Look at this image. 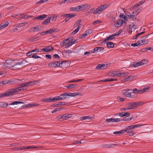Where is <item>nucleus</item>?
Returning <instances> with one entry per match:
<instances>
[{
	"label": "nucleus",
	"instance_id": "20",
	"mask_svg": "<svg viewBox=\"0 0 153 153\" xmlns=\"http://www.w3.org/2000/svg\"><path fill=\"white\" fill-rule=\"evenodd\" d=\"M9 24V22H7L1 24L0 25V30L7 27L8 25Z\"/></svg>",
	"mask_w": 153,
	"mask_h": 153
},
{
	"label": "nucleus",
	"instance_id": "2",
	"mask_svg": "<svg viewBox=\"0 0 153 153\" xmlns=\"http://www.w3.org/2000/svg\"><path fill=\"white\" fill-rule=\"evenodd\" d=\"M108 6V5L107 4H105L103 5H102L94 11L93 13L95 14L100 13L101 12L103 11L105 9L107 8Z\"/></svg>",
	"mask_w": 153,
	"mask_h": 153
},
{
	"label": "nucleus",
	"instance_id": "15",
	"mask_svg": "<svg viewBox=\"0 0 153 153\" xmlns=\"http://www.w3.org/2000/svg\"><path fill=\"white\" fill-rule=\"evenodd\" d=\"M69 42L70 41L68 40V39H66L62 43V47L65 46V48H69V47H68V45L69 44Z\"/></svg>",
	"mask_w": 153,
	"mask_h": 153
},
{
	"label": "nucleus",
	"instance_id": "47",
	"mask_svg": "<svg viewBox=\"0 0 153 153\" xmlns=\"http://www.w3.org/2000/svg\"><path fill=\"white\" fill-rule=\"evenodd\" d=\"M55 64L54 62H52L49 63L48 65L49 67H56V66H55Z\"/></svg>",
	"mask_w": 153,
	"mask_h": 153
},
{
	"label": "nucleus",
	"instance_id": "57",
	"mask_svg": "<svg viewBox=\"0 0 153 153\" xmlns=\"http://www.w3.org/2000/svg\"><path fill=\"white\" fill-rule=\"evenodd\" d=\"M51 102L52 101L59 100L58 96H56L52 98H51Z\"/></svg>",
	"mask_w": 153,
	"mask_h": 153
},
{
	"label": "nucleus",
	"instance_id": "11",
	"mask_svg": "<svg viewBox=\"0 0 153 153\" xmlns=\"http://www.w3.org/2000/svg\"><path fill=\"white\" fill-rule=\"evenodd\" d=\"M108 65L107 64H99L97 66L96 69L98 70L105 69L107 68Z\"/></svg>",
	"mask_w": 153,
	"mask_h": 153
},
{
	"label": "nucleus",
	"instance_id": "33",
	"mask_svg": "<svg viewBox=\"0 0 153 153\" xmlns=\"http://www.w3.org/2000/svg\"><path fill=\"white\" fill-rule=\"evenodd\" d=\"M11 67L14 70H17L18 69L20 68V66L17 65L15 64L14 62V64H13V65H12Z\"/></svg>",
	"mask_w": 153,
	"mask_h": 153
},
{
	"label": "nucleus",
	"instance_id": "4",
	"mask_svg": "<svg viewBox=\"0 0 153 153\" xmlns=\"http://www.w3.org/2000/svg\"><path fill=\"white\" fill-rule=\"evenodd\" d=\"M150 88V87H148L147 88H145L143 90H137L136 88H135L132 90H131L134 93L136 94L137 93H141L144 92H147Z\"/></svg>",
	"mask_w": 153,
	"mask_h": 153
},
{
	"label": "nucleus",
	"instance_id": "62",
	"mask_svg": "<svg viewBox=\"0 0 153 153\" xmlns=\"http://www.w3.org/2000/svg\"><path fill=\"white\" fill-rule=\"evenodd\" d=\"M128 73L127 72L122 73V77H125L128 76Z\"/></svg>",
	"mask_w": 153,
	"mask_h": 153
},
{
	"label": "nucleus",
	"instance_id": "17",
	"mask_svg": "<svg viewBox=\"0 0 153 153\" xmlns=\"http://www.w3.org/2000/svg\"><path fill=\"white\" fill-rule=\"evenodd\" d=\"M39 39V37L38 36L34 37L33 36H32L30 38L28 39L27 40L29 42H33L37 41Z\"/></svg>",
	"mask_w": 153,
	"mask_h": 153
},
{
	"label": "nucleus",
	"instance_id": "16",
	"mask_svg": "<svg viewBox=\"0 0 153 153\" xmlns=\"http://www.w3.org/2000/svg\"><path fill=\"white\" fill-rule=\"evenodd\" d=\"M143 104V103L141 102H133V107H130V108H131V109H134L135 108V107L142 105Z\"/></svg>",
	"mask_w": 153,
	"mask_h": 153
},
{
	"label": "nucleus",
	"instance_id": "53",
	"mask_svg": "<svg viewBox=\"0 0 153 153\" xmlns=\"http://www.w3.org/2000/svg\"><path fill=\"white\" fill-rule=\"evenodd\" d=\"M62 115L63 117V120H64L67 119L70 117H68V116L70 115V114L68 115L67 114H65Z\"/></svg>",
	"mask_w": 153,
	"mask_h": 153
},
{
	"label": "nucleus",
	"instance_id": "63",
	"mask_svg": "<svg viewBox=\"0 0 153 153\" xmlns=\"http://www.w3.org/2000/svg\"><path fill=\"white\" fill-rule=\"evenodd\" d=\"M94 10H95L94 8H93L92 9H91L89 10L88 11L87 13L88 14H90L92 13V12L93 11H94Z\"/></svg>",
	"mask_w": 153,
	"mask_h": 153
},
{
	"label": "nucleus",
	"instance_id": "28",
	"mask_svg": "<svg viewBox=\"0 0 153 153\" xmlns=\"http://www.w3.org/2000/svg\"><path fill=\"white\" fill-rule=\"evenodd\" d=\"M11 81L10 80H4L2 82H0V83L1 86L6 84L11 83Z\"/></svg>",
	"mask_w": 153,
	"mask_h": 153
},
{
	"label": "nucleus",
	"instance_id": "58",
	"mask_svg": "<svg viewBox=\"0 0 153 153\" xmlns=\"http://www.w3.org/2000/svg\"><path fill=\"white\" fill-rule=\"evenodd\" d=\"M57 118L58 120L60 121H62L64 120H63V117L62 115L58 116Z\"/></svg>",
	"mask_w": 153,
	"mask_h": 153
},
{
	"label": "nucleus",
	"instance_id": "29",
	"mask_svg": "<svg viewBox=\"0 0 153 153\" xmlns=\"http://www.w3.org/2000/svg\"><path fill=\"white\" fill-rule=\"evenodd\" d=\"M129 114H130L129 113H128V112H126V113L122 112V113H118V115L119 116H120L121 117H123L124 116H126L128 115Z\"/></svg>",
	"mask_w": 153,
	"mask_h": 153
},
{
	"label": "nucleus",
	"instance_id": "60",
	"mask_svg": "<svg viewBox=\"0 0 153 153\" xmlns=\"http://www.w3.org/2000/svg\"><path fill=\"white\" fill-rule=\"evenodd\" d=\"M116 99L117 100H120L121 102H123L124 100V98H121L119 97H117Z\"/></svg>",
	"mask_w": 153,
	"mask_h": 153
},
{
	"label": "nucleus",
	"instance_id": "8",
	"mask_svg": "<svg viewBox=\"0 0 153 153\" xmlns=\"http://www.w3.org/2000/svg\"><path fill=\"white\" fill-rule=\"evenodd\" d=\"M67 96L70 97H76L77 95L82 96L83 94L82 93H71L70 92H66Z\"/></svg>",
	"mask_w": 153,
	"mask_h": 153
},
{
	"label": "nucleus",
	"instance_id": "1",
	"mask_svg": "<svg viewBox=\"0 0 153 153\" xmlns=\"http://www.w3.org/2000/svg\"><path fill=\"white\" fill-rule=\"evenodd\" d=\"M39 83L38 81L33 80L27 82H25L23 83L20 84V86H21V87L24 90H26L28 88V86H30Z\"/></svg>",
	"mask_w": 153,
	"mask_h": 153
},
{
	"label": "nucleus",
	"instance_id": "43",
	"mask_svg": "<svg viewBox=\"0 0 153 153\" xmlns=\"http://www.w3.org/2000/svg\"><path fill=\"white\" fill-rule=\"evenodd\" d=\"M95 48L97 52L100 51L104 49V48L102 47H96Z\"/></svg>",
	"mask_w": 153,
	"mask_h": 153
},
{
	"label": "nucleus",
	"instance_id": "38",
	"mask_svg": "<svg viewBox=\"0 0 153 153\" xmlns=\"http://www.w3.org/2000/svg\"><path fill=\"white\" fill-rule=\"evenodd\" d=\"M51 98H47L42 99L41 101L45 102H51Z\"/></svg>",
	"mask_w": 153,
	"mask_h": 153
},
{
	"label": "nucleus",
	"instance_id": "13",
	"mask_svg": "<svg viewBox=\"0 0 153 153\" xmlns=\"http://www.w3.org/2000/svg\"><path fill=\"white\" fill-rule=\"evenodd\" d=\"M4 65L7 67H12V65H13V63L12 62V60L7 59L4 63Z\"/></svg>",
	"mask_w": 153,
	"mask_h": 153
},
{
	"label": "nucleus",
	"instance_id": "55",
	"mask_svg": "<svg viewBox=\"0 0 153 153\" xmlns=\"http://www.w3.org/2000/svg\"><path fill=\"white\" fill-rule=\"evenodd\" d=\"M31 149V146H22L20 148L21 150H24L25 149Z\"/></svg>",
	"mask_w": 153,
	"mask_h": 153
},
{
	"label": "nucleus",
	"instance_id": "5",
	"mask_svg": "<svg viewBox=\"0 0 153 153\" xmlns=\"http://www.w3.org/2000/svg\"><path fill=\"white\" fill-rule=\"evenodd\" d=\"M131 90V89H129L128 88L125 89L121 91L122 95L125 97H128L129 93L130 92L129 91Z\"/></svg>",
	"mask_w": 153,
	"mask_h": 153
},
{
	"label": "nucleus",
	"instance_id": "44",
	"mask_svg": "<svg viewBox=\"0 0 153 153\" xmlns=\"http://www.w3.org/2000/svg\"><path fill=\"white\" fill-rule=\"evenodd\" d=\"M20 103H24V102H22L20 101H15L14 102L11 103L9 104L10 105H17Z\"/></svg>",
	"mask_w": 153,
	"mask_h": 153
},
{
	"label": "nucleus",
	"instance_id": "12",
	"mask_svg": "<svg viewBox=\"0 0 153 153\" xmlns=\"http://www.w3.org/2000/svg\"><path fill=\"white\" fill-rule=\"evenodd\" d=\"M117 145V144H104L100 146L103 148H109L114 147Z\"/></svg>",
	"mask_w": 153,
	"mask_h": 153
},
{
	"label": "nucleus",
	"instance_id": "34",
	"mask_svg": "<svg viewBox=\"0 0 153 153\" xmlns=\"http://www.w3.org/2000/svg\"><path fill=\"white\" fill-rule=\"evenodd\" d=\"M57 104H58L59 106L64 105H68L69 104V103L68 102H59L58 103H57Z\"/></svg>",
	"mask_w": 153,
	"mask_h": 153
},
{
	"label": "nucleus",
	"instance_id": "27",
	"mask_svg": "<svg viewBox=\"0 0 153 153\" xmlns=\"http://www.w3.org/2000/svg\"><path fill=\"white\" fill-rule=\"evenodd\" d=\"M115 38V37H114V36H113V35H111L110 36H109L107 37L106 38V39L105 40H111L113 39H114ZM105 41H104L102 42H105Z\"/></svg>",
	"mask_w": 153,
	"mask_h": 153
},
{
	"label": "nucleus",
	"instance_id": "24",
	"mask_svg": "<svg viewBox=\"0 0 153 153\" xmlns=\"http://www.w3.org/2000/svg\"><path fill=\"white\" fill-rule=\"evenodd\" d=\"M115 44L111 42H108L106 43V45L108 48H113L114 47Z\"/></svg>",
	"mask_w": 153,
	"mask_h": 153
},
{
	"label": "nucleus",
	"instance_id": "37",
	"mask_svg": "<svg viewBox=\"0 0 153 153\" xmlns=\"http://www.w3.org/2000/svg\"><path fill=\"white\" fill-rule=\"evenodd\" d=\"M141 10V9L140 8H138L136 10H135L132 13V14H134L135 15H137L139 12Z\"/></svg>",
	"mask_w": 153,
	"mask_h": 153
},
{
	"label": "nucleus",
	"instance_id": "23",
	"mask_svg": "<svg viewBox=\"0 0 153 153\" xmlns=\"http://www.w3.org/2000/svg\"><path fill=\"white\" fill-rule=\"evenodd\" d=\"M51 18L48 17L42 23V25H46L49 23L50 21Z\"/></svg>",
	"mask_w": 153,
	"mask_h": 153
},
{
	"label": "nucleus",
	"instance_id": "6",
	"mask_svg": "<svg viewBox=\"0 0 153 153\" xmlns=\"http://www.w3.org/2000/svg\"><path fill=\"white\" fill-rule=\"evenodd\" d=\"M79 6V11L85 10L90 7V5L88 4H85Z\"/></svg>",
	"mask_w": 153,
	"mask_h": 153
},
{
	"label": "nucleus",
	"instance_id": "7",
	"mask_svg": "<svg viewBox=\"0 0 153 153\" xmlns=\"http://www.w3.org/2000/svg\"><path fill=\"white\" fill-rule=\"evenodd\" d=\"M27 61L25 60L22 59V60H18L17 62H15V64L17 65L20 66V65H23L24 66L27 65L25 63Z\"/></svg>",
	"mask_w": 153,
	"mask_h": 153
},
{
	"label": "nucleus",
	"instance_id": "19",
	"mask_svg": "<svg viewBox=\"0 0 153 153\" xmlns=\"http://www.w3.org/2000/svg\"><path fill=\"white\" fill-rule=\"evenodd\" d=\"M137 42L140 45H141L142 44H147L148 42L149 41L148 40H142L140 39L137 41Z\"/></svg>",
	"mask_w": 153,
	"mask_h": 153
},
{
	"label": "nucleus",
	"instance_id": "45",
	"mask_svg": "<svg viewBox=\"0 0 153 153\" xmlns=\"http://www.w3.org/2000/svg\"><path fill=\"white\" fill-rule=\"evenodd\" d=\"M120 22H119V20L118 19L116 22L115 24L114 25V26L116 27H119L121 26H120Z\"/></svg>",
	"mask_w": 153,
	"mask_h": 153
},
{
	"label": "nucleus",
	"instance_id": "14",
	"mask_svg": "<svg viewBox=\"0 0 153 153\" xmlns=\"http://www.w3.org/2000/svg\"><path fill=\"white\" fill-rule=\"evenodd\" d=\"M54 62L55 64V66H56V67H62L63 64L64 63H65V61H58L56 62Z\"/></svg>",
	"mask_w": 153,
	"mask_h": 153
},
{
	"label": "nucleus",
	"instance_id": "10",
	"mask_svg": "<svg viewBox=\"0 0 153 153\" xmlns=\"http://www.w3.org/2000/svg\"><path fill=\"white\" fill-rule=\"evenodd\" d=\"M53 49H54V48L52 47L51 46H47L45 48L41 49V50L44 52H48Z\"/></svg>",
	"mask_w": 153,
	"mask_h": 153
},
{
	"label": "nucleus",
	"instance_id": "59",
	"mask_svg": "<svg viewBox=\"0 0 153 153\" xmlns=\"http://www.w3.org/2000/svg\"><path fill=\"white\" fill-rule=\"evenodd\" d=\"M142 65H143L145 64H146L147 61L145 59H143L140 61Z\"/></svg>",
	"mask_w": 153,
	"mask_h": 153
},
{
	"label": "nucleus",
	"instance_id": "48",
	"mask_svg": "<svg viewBox=\"0 0 153 153\" xmlns=\"http://www.w3.org/2000/svg\"><path fill=\"white\" fill-rule=\"evenodd\" d=\"M48 0H41L36 3V5H38L39 4H41L48 1Z\"/></svg>",
	"mask_w": 153,
	"mask_h": 153
},
{
	"label": "nucleus",
	"instance_id": "64",
	"mask_svg": "<svg viewBox=\"0 0 153 153\" xmlns=\"http://www.w3.org/2000/svg\"><path fill=\"white\" fill-rule=\"evenodd\" d=\"M86 33H87L88 35L90 33H91L92 32V30L91 29H89L87 30L86 31Z\"/></svg>",
	"mask_w": 153,
	"mask_h": 153
},
{
	"label": "nucleus",
	"instance_id": "21",
	"mask_svg": "<svg viewBox=\"0 0 153 153\" xmlns=\"http://www.w3.org/2000/svg\"><path fill=\"white\" fill-rule=\"evenodd\" d=\"M76 15V14H64L62 15V16H63L64 17H66L67 16H69V18H71L73 17H75Z\"/></svg>",
	"mask_w": 153,
	"mask_h": 153
},
{
	"label": "nucleus",
	"instance_id": "52",
	"mask_svg": "<svg viewBox=\"0 0 153 153\" xmlns=\"http://www.w3.org/2000/svg\"><path fill=\"white\" fill-rule=\"evenodd\" d=\"M105 120L107 122H114V118H111L110 119H106Z\"/></svg>",
	"mask_w": 153,
	"mask_h": 153
},
{
	"label": "nucleus",
	"instance_id": "9",
	"mask_svg": "<svg viewBox=\"0 0 153 153\" xmlns=\"http://www.w3.org/2000/svg\"><path fill=\"white\" fill-rule=\"evenodd\" d=\"M40 30L39 26L37 25H36L34 27L30 28L28 30L30 32H34Z\"/></svg>",
	"mask_w": 153,
	"mask_h": 153
},
{
	"label": "nucleus",
	"instance_id": "61",
	"mask_svg": "<svg viewBox=\"0 0 153 153\" xmlns=\"http://www.w3.org/2000/svg\"><path fill=\"white\" fill-rule=\"evenodd\" d=\"M132 77L131 76H127L126 77V81H128L129 80H132Z\"/></svg>",
	"mask_w": 153,
	"mask_h": 153
},
{
	"label": "nucleus",
	"instance_id": "54",
	"mask_svg": "<svg viewBox=\"0 0 153 153\" xmlns=\"http://www.w3.org/2000/svg\"><path fill=\"white\" fill-rule=\"evenodd\" d=\"M62 108H58L54 109L53 111L52 112V113H54L56 112L57 111H59L60 110L62 109Z\"/></svg>",
	"mask_w": 153,
	"mask_h": 153
},
{
	"label": "nucleus",
	"instance_id": "41",
	"mask_svg": "<svg viewBox=\"0 0 153 153\" xmlns=\"http://www.w3.org/2000/svg\"><path fill=\"white\" fill-rule=\"evenodd\" d=\"M132 119V117H126L122 119L121 120L129 121H130Z\"/></svg>",
	"mask_w": 153,
	"mask_h": 153
},
{
	"label": "nucleus",
	"instance_id": "39",
	"mask_svg": "<svg viewBox=\"0 0 153 153\" xmlns=\"http://www.w3.org/2000/svg\"><path fill=\"white\" fill-rule=\"evenodd\" d=\"M50 33H52L53 32H57L59 31L58 29L57 28H52L50 29Z\"/></svg>",
	"mask_w": 153,
	"mask_h": 153
},
{
	"label": "nucleus",
	"instance_id": "50",
	"mask_svg": "<svg viewBox=\"0 0 153 153\" xmlns=\"http://www.w3.org/2000/svg\"><path fill=\"white\" fill-rule=\"evenodd\" d=\"M118 72V71H114L111 73V75L114 77L115 76L117 75Z\"/></svg>",
	"mask_w": 153,
	"mask_h": 153
},
{
	"label": "nucleus",
	"instance_id": "36",
	"mask_svg": "<svg viewBox=\"0 0 153 153\" xmlns=\"http://www.w3.org/2000/svg\"><path fill=\"white\" fill-rule=\"evenodd\" d=\"M91 117L90 116H86L81 117L80 118V120H90V119H91Z\"/></svg>",
	"mask_w": 153,
	"mask_h": 153
},
{
	"label": "nucleus",
	"instance_id": "46",
	"mask_svg": "<svg viewBox=\"0 0 153 153\" xmlns=\"http://www.w3.org/2000/svg\"><path fill=\"white\" fill-rule=\"evenodd\" d=\"M61 94L62 98H63V100L64 99H67L69 98L68 97H67V95L66 92L64 93Z\"/></svg>",
	"mask_w": 153,
	"mask_h": 153
},
{
	"label": "nucleus",
	"instance_id": "40",
	"mask_svg": "<svg viewBox=\"0 0 153 153\" xmlns=\"http://www.w3.org/2000/svg\"><path fill=\"white\" fill-rule=\"evenodd\" d=\"M76 85L74 84H71L66 86V88H74L76 87Z\"/></svg>",
	"mask_w": 153,
	"mask_h": 153
},
{
	"label": "nucleus",
	"instance_id": "22",
	"mask_svg": "<svg viewBox=\"0 0 153 153\" xmlns=\"http://www.w3.org/2000/svg\"><path fill=\"white\" fill-rule=\"evenodd\" d=\"M11 81V84H17L20 83L21 82V80L18 79H13L12 81Z\"/></svg>",
	"mask_w": 153,
	"mask_h": 153
},
{
	"label": "nucleus",
	"instance_id": "49",
	"mask_svg": "<svg viewBox=\"0 0 153 153\" xmlns=\"http://www.w3.org/2000/svg\"><path fill=\"white\" fill-rule=\"evenodd\" d=\"M88 35V33H86V31H85L84 33L80 35V37L82 39H83L86 36H87Z\"/></svg>",
	"mask_w": 153,
	"mask_h": 153
},
{
	"label": "nucleus",
	"instance_id": "56",
	"mask_svg": "<svg viewBox=\"0 0 153 153\" xmlns=\"http://www.w3.org/2000/svg\"><path fill=\"white\" fill-rule=\"evenodd\" d=\"M79 25H78L77 28L73 31V32H72L73 33H74V34H75L78 31L79 29L80 28V27H79Z\"/></svg>",
	"mask_w": 153,
	"mask_h": 153
},
{
	"label": "nucleus",
	"instance_id": "26",
	"mask_svg": "<svg viewBox=\"0 0 153 153\" xmlns=\"http://www.w3.org/2000/svg\"><path fill=\"white\" fill-rule=\"evenodd\" d=\"M131 66L132 67H137L139 66L142 65L140 61L137 62H134L133 64H131Z\"/></svg>",
	"mask_w": 153,
	"mask_h": 153
},
{
	"label": "nucleus",
	"instance_id": "42",
	"mask_svg": "<svg viewBox=\"0 0 153 153\" xmlns=\"http://www.w3.org/2000/svg\"><path fill=\"white\" fill-rule=\"evenodd\" d=\"M47 16L45 14H43L39 16V20H43L45 18L47 17Z\"/></svg>",
	"mask_w": 153,
	"mask_h": 153
},
{
	"label": "nucleus",
	"instance_id": "18",
	"mask_svg": "<svg viewBox=\"0 0 153 153\" xmlns=\"http://www.w3.org/2000/svg\"><path fill=\"white\" fill-rule=\"evenodd\" d=\"M145 124L144 125H141L139 124H136L134 125H132L130 126H128V128H130V129H133L134 128L137 127H140V126H143L145 125Z\"/></svg>",
	"mask_w": 153,
	"mask_h": 153
},
{
	"label": "nucleus",
	"instance_id": "35",
	"mask_svg": "<svg viewBox=\"0 0 153 153\" xmlns=\"http://www.w3.org/2000/svg\"><path fill=\"white\" fill-rule=\"evenodd\" d=\"M39 105V104H37L36 103H32L31 104H28L27 105H25V106H24L23 107L25 108V107H28L29 106L30 107H34V106H36L38 105Z\"/></svg>",
	"mask_w": 153,
	"mask_h": 153
},
{
	"label": "nucleus",
	"instance_id": "32",
	"mask_svg": "<svg viewBox=\"0 0 153 153\" xmlns=\"http://www.w3.org/2000/svg\"><path fill=\"white\" fill-rule=\"evenodd\" d=\"M135 94L133 91H132V92H130L128 97L136 98L137 97V95Z\"/></svg>",
	"mask_w": 153,
	"mask_h": 153
},
{
	"label": "nucleus",
	"instance_id": "25",
	"mask_svg": "<svg viewBox=\"0 0 153 153\" xmlns=\"http://www.w3.org/2000/svg\"><path fill=\"white\" fill-rule=\"evenodd\" d=\"M8 105L7 103L5 102H0V107L1 108H6L7 107Z\"/></svg>",
	"mask_w": 153,
	"mask_h": 153
},
{
	"label": "nucleus",
	"instance_id": "3",
	"mask_svg": "<svg viewBox=\"0 0 153 153\" xmlns=\"http://www.w3.org/2000/svg\"><path fill=\"white\" fill-rule=\"evenodd\" d=\"M21 86H20V84H19L17 88H11L9 89V91H8V92L10 95H13V94L15 92H18L19 91L24 90V89H22Z\"/></svg>",
	"mask_w": 153,
	"mask_h": 153
},
{
	"label": "nucleus",
	"instance_id": "30",
	"mask_svg": "<svg viewBox=\"0 0 153 153\" xmlns=\"http://www.w3.org/2000/svg\"><path fill=\"white\" fill-rule=\"evenodd\" d=\"M125 132V131L124 130H122L119 131H115L113 133L114 134H123Z\"/></svg>",
	"mask_w": 153,
	"mask_h": 153
},
{
	"label": "nucleus",
	"instance_id": "31",
	"mask_svg": "<svg viewBox=\"0 0 153 153\" xmlns=\"http://www.w3.org/2000/svg\"><path fill=\"white\" fill-rule=\"evenodd\" d=\"M79 6L75 7H71L70 8V10L71 11H79Z\"/></svg>",
	"mask_w": 153,
	"mask_h": 153
},
{
	"label": "nucleus",
	"instance_id": "51",
	"mask_svg": "<svg viewBox=\"0 0 153 153\" xmlns=\"http://www.w3.org/2000/svg\"><path fill=\"white\" fill-rule=\"evenodd\" d=\"M102 22V21H100V20H97L96 21H94L93 23V25H96L97 24H99L100 23Z\"/></svg>",
	"mask_w": 153,
	"mask_h": 153
}]
</instances>
